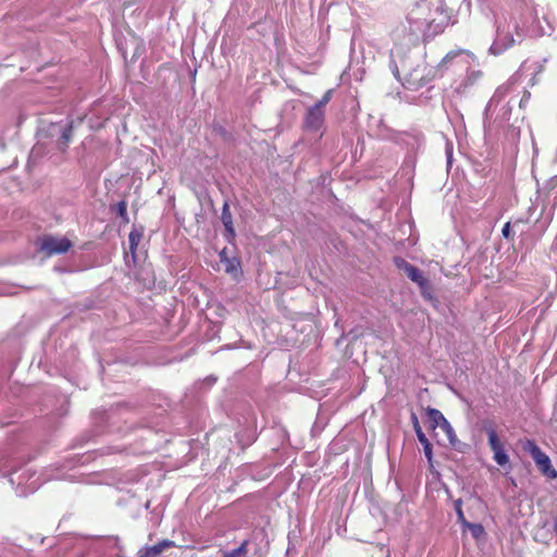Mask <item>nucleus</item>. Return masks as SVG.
Returning a JSON list of instances; mask_svg holds the SVG:
<instances>
[{"mask_svg": "<svg viewBox=\"0 0 557 557\" xmlns=\"http://www.w3.org/2000/svg\"><path fill=\"white\" fill-rule=\"evenodd\" d=\"M176 544L171 540H162L156 545L144 546L138 553L137 557H159L165 549L175 547Z\"/></svg>", "mask_w": 557, "mask_h": 557, "instance_id": "6", "label": "nucleus"}, {"mask_svg": "<svg viewBox=\"0 0 557 557\" xmlns=\"http://www.w3.org/2000/svg\"><path fill=\"white\" fill-rule=\"evenodd\" d=\"M426 414L432 423L433 429H435L438 425L450 428L448 421L445 419V417L440 410L435 408H428Z\"/></svg>", "mask_w": 557, "mask_h": 557, "instance_id": "8", "label": "nucleus"}, {"mask_svg": "<svg viewBox=\"0 0 557 557\" xmlns=\"http://www.w3.org/2000/svg\"><path fill=\"white\" fill-rule=\"evenodd\" d=\"M394 263L395 265L400 269V270H404L405 273L409 270V268L412 267L411 263H409L408 261H406L405 259L400 258V257H396L394 258Z\"/></svg>", "mask_w": 557, "mask_h": 557, "instance_id": "20", "label": "nucleus"}, {"mask_svg": "<svg viewBox=\"0 0 557 557\" xmlns=\"http://www.w3.org/2000/svg\"><path fill=\"white\" fill-rule=\"evenodd\" d=\"M140 238H141V234L138 233L137 231H132L128 235V242H129V248L132 250V252H134L140 242Z\"/></svg>", "mask_w": 557, "mask_h": 557, "instance_id": "17", "label": "nucleus"}, {"mask_svg": "<svg viewBox=\"0 0 557 557\" xmlns=\"http://www.w3.org/2000/svg\"><path fill=\"white\" fill-rule=\"evenodd\" d=\"M72 246L73 243L67 237L44 235L37 240L38 250L46 257L65 253Z\"/></svg>", "mask_w": 557, "mask_h": 557, "instance_id": "2", "label": "nucleus"}, {"mask_svg": "<svg viewBox=\"0 0 557 557\" xmlns=\"http://www.w3.org/2000/svg\"><path fill=\"white\" fill-rule=\"evenodd\" d=\"M463 527L467 528L471 532V535L476 540L481 539L485 534L484 528L480 523L467 522Z\"/></svg>", "mask_w": 557, "mask_h": 557, "instance_id": "15", "label": "nucleus"}, {"mask_svg": "<svg viewBox=\"0 0 557 557\" xmlns=\"http://www.w3.org/2000/svg\"><path fill=\"white\" fill-rule=\"evenodd\" d=\"M71 134H72V126L70 125L69 127H66L62 134V139L64 141V144H67L70 138H71Z\"/></svg>", "mask_w": 557, "mask_h": 557, "instance_id": "21", "label": "nucleus"}, {"mask_svg": "<svg viewBox=\"0 0 557 557\" xmlns=\"http://www.w3.org/2000/svg\"><path fill=\"white\" fill-rule=\"evenodd\" d=\"M461 505H462V502L461 499H457L455 502V510L457 512V517H458V521L465 525L468 521L466 520L465 518V515H463V511H462V508H461Z\"/></svg>", "mask_w": 557, "mask_h": 557, "instance_id": "19", "label": "nucleus"}, {"mask_svg": "<svg viewBox=\"0 0 557 557\" xmlns=\"http://www.w3.org/2000/svg\"><path fill=\"white\" fill-rule=\"evenodd\" d=\"M502 234L505 238L510 237V222L505 223V225L503 226V230H502Z\"/></svg>", "mask_w": 557, "mask_h": 557, "instance_id": "22", "label": "nucleus"}, {"mask_svg": "<svg viewBox=\"0 0 557 557\" xmlns=\"http://www.w3.org/2000/svg\"><path fill=\"white\" fill-rule=\"evenodd\" d=\"M221 219H222L223 225L225 226V230L230 233L231 236H234L233 220H232V214L230 212L227 203H225L223 206Z\"/></svg>", "mask_w": 557, "mask_h": 557, "instance_id": "12", "label": "nucleus"}, {"mask_svg": "<svg viewBox=\"0 0 557 557\" xmlns=\"http://www.w3.org/2000/svg\"><path fill=\"white\" fill-rule=\"evenodd\" d=\"M522 449L530 454L541 473L552 480L557 478V471L553 468L549 457L542 451L533 440H525L522 443Z\"/></svg>", "mask_w": 557, "mask_h": 557, "instance_id": "1", "label": "nucleus"}, {"mask_svg": "<svg viewBox=\"0 0 557 557\" xmlns=\"http://www.w3.org/2000/svg\"><path fill=\"white\" fill-rule=\"evenodd\" d=\"M406 275L414 282L417 285L422 283L426 277L422 274V272L414 265L409 268V270L406 272Z\"/></svg>", "mask_w": 557, "mask_h": 557, "instance_id": "16", "label": "nucleus"}, {"mask_svg": "<svg viewBox=\"0 0 557 557\" xmlns=\"http://www.w3.org/2000/svg\"><path fill=\"white\" fill-rule=\"evenodd\" d=\"M515 44L516 40L510 32L498 30L490 50L493 54L498 55L511 48Z\"/></svg>", "mask_w": 557, "mask_h": 557, "instance_id": "5", "label": "nucleus"}, {"mask_svg": "<svg viewBox=\"0 0 557 557\" xmlns=\"http://www.w3.org/2000/svg\"><path fill=\"white\" fill-rule=\"evenodd\" d=\"M248 545L249 541L244 540L237 548L230 552H224L222 557H246L248 553Z\"/></svg>", "mask_w": 557, "mask_h": 557, "instance_id": "11", "label": "nucleus"}, {"mask_svg": "<svg viewBox=\"0 0 557 557\" xmlns=\"http://www.w3.org/2000/svg\"><path fill=\"white\" fill-rule=\"evenodd\" d=\"M325 112L315 107H310L304 117V128L308 132H318L324 126Z\"/></svg>", "mask_w": 557, "mask_h": 557, "instance_id": "4", "label": "nucleus"}, {"mask_svg": "<svg viewBox=\"0 0 557 557\" xmlns=\"http://www.w3.org/2000/svg\"><path fill=\"white\" fill-rule=\"evenodd\" d=\"M419 72L420 71H419V66H418L413 70L412 73L409 74V78L407 79V83L410 88H418L426 83V81H424L423 74H420Z\"/></svg>", "mask_w": 557, "mask_h": 557, "instance_id": "10", "label": "nucleus"}, {"mask_svg": "<svg viewBox=\"0 0 557 557\" xmlns=\"http://www.w3.org/2000/svg\"><path fill=\"white\" fill-rule=\"evenodd\" d=\"M332 95L333 89H329L313 107L320 110H324V107L330 102Z\"/></svg>", "mask_w": 557, "mask_h": 557, "instance_id": "18", "label": "nucleus"}, {"mask_svg": "<svg viewBox=\"0 0 557 557\" xmlns=\"http://www.w3.org/2000/svg\"><path fill=\"white\" fill-rule=\"evenodd\" d=\"M411 421H412V425H413V430L416 432L417 438L423 446L424 455H425L428 461L430 462V465H432V458H433L432 444L430 443V441L423 433L422 428L420 426L418 417L414 413L411 414Z\"/></svg>", "mask_w": 557, "mask_h": 557, "instance_id": "7", "label": "nucleus"}, {"mask_svg": "<svg viewBox=\"0 0 557 557\" xmlns=\"http://www.w3.org/2000/svg\"><path fill=\"white\" fill-rule=\"evenodd\" d=\"M488 446L493 451V459L498 466H506L509 463V456L505 451L504 444L494 429L487 430Z\"/></svg>", "mask_w": 557, "mask_h": 557, "instance_id": "3", "label": "nucleus"}, {"mask_svg": "<svg viewBox=\"0 0 557 557\" xmlns=\"http://www.w3.org/2000/svg\"><path fill=\"white\" fill-rule=\"evenodd\" d=\"M221 262L225 264V272L231 274H237L240 268V263L237 259H228L225 257V252H221Z\"/></svg>", "mask_w": 557, "mask_h": 557, "instance_id": "9", "label": "nucleus"}, {"mask_svg": "<svg viewBox=\"0 0 557 557\" xmlns=\"http://www.w3.org/2000/svg\"><path fill=\"white\" fill-rule=\"evenodd\" d=\"M113 211L123 220L124 223H128L129 219L127 215V202L121 200L113 206Z\"/></svg>", "mask_w": 557, "mask_h": 557, "instance_id": "13", "label": "nucleus"}, {"mask_svg": "<svg viewBox=\"0 0 557 557\" xmlns=\"http://www.w3.org/2000/svg\"><path fill=\"white\" fill-rule=\"evenodd\" d=\"M418 286H419L421 295L423 296L424 299H426V300H433L434 299L433 286H432L431 282L428 278H425Z\"/></svg>", "mask_w": 557, "mask_h": 557, "instance_id": "14", "label": "nucleus"}]
</instances>
